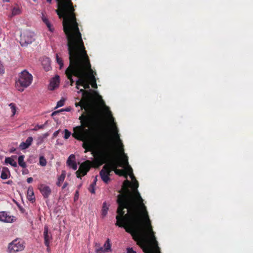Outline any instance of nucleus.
Instances as JSON below:
<instances>
[{
	"label": "nucleus",
	"instance_id": "nucleus-30",
	"mask_svg": "<svg viewBox=\"0 0 253 253\" xmlns=\"http://www.w3.org/2000/svg\"><path fill=\"white\" fill-rule=\"evenodd\" d=\"M56 61L58 64L60 65V69H62L63 67L64 63L62 59L59 57L58 54H56Z\"/></svg>",
	"mask_w": 253,
	"mask_h": 253
},
{
	"label": "nucleus",
	"instance_id": "nucleus-5",
	"mask_svg": "<svg viewBox=\"0 0 253 253\" xmlns=\"http://www.w3.org/2000/svg\"><path fill=\"white\" fill-rule=\"evenodd\" d=\"M32 75L25 70L19 73L18 79L16 81L15 87L18 90L22 92L25 88L32 84Z\"/></svg>",
	"mask_w": 253,
	"mask_h": 253
},
{
	"label": "nucleus",
	"instance_id": "nucleus-39",
	"mask_svg": "<svg viewBox=\"0 0 253 253\" xmlns=\"http://www.w3.org/2000/svg\"><path fill=\"white\" fill-rule=\"evenodd\" d=\"M127 253H137L136 251H134L132 248H127L126 249Z\"/></svg>",
	"mask_w": 253,
	"mask_h": 253
},
{
	"label": "nucleus",
	"instance_id": "nucleus-46",
	"mask_svg": "<svg viewBox=\"0 0 253 253\" xmlns=\"http://www.w3.org/2000/svg\"><path fill=\"white\" fill-rule=\"evenodd\" d=\"M130 176L133 181H134L135 180H136L132 173H131V174L130 175Z\"/></svg>",
	"mask_w": 253,
	"mask_h": 253
},
{
	"label": "nucleus",
	"instance_id": "nucleus-27",
	"mask_svg": "<svg viewBox=\"0 0 253 253\" xmlns=\"http://www.w3.org/2000/svg\"><path fill=\"white\" fill-rule=\"evenodd\" d=\"M108 210V207L107 206V204L106 202L103 203L102 209V215L103 216H105L107 214V211Z\"/></svg>",
	"mask_w": 253,
	"mask_h": 253
},
{
	"label": "nucleus",
	"instance_id": "nucleus-9",
	"mask_svg": "<svg viewBox=\"0 0 253 253\" xmlns=\"http://www.w3.org/2000/svg\"><path fill=\"white\" fill-rule=\"evenodd\" d=\"M35 34L30 31H26L21 34L20 43L21 46H27L32 43L34 40Z\"/></svg>",
	"mask_w": 253,
	"mask_h": 253
},
{
	"label": "nucleus",
	"instance_id": "nucleus-45",
	"mask_svg": "<svg viewBox=\"0 0 253 253\" xmlns=\"http://www.w3.org/2000/svg\"><path fill=\"white\" fill-rule=\"evenodd\" d=\"M33 181V179L32 177H28L27 179V182L28 183H31L32 182V181Z\"/></svg>",
	"mask_w": 253,
	"mask_h": 253
},
{
	"label": "nucleus",
	"instance_id": "nucleus-33",
	"mask_svg": "<svg viewBox=\"0 0 253 253\" xmlns=\"http://www.w3.org/2000/svg\"><path fill=\"white\" fill-rule=\"evenodd\" d=\"M52 238H44V244L45 246L47 247V252L50 251L49 249V244L50 242V239H52Z\"/></svg>",
	"mask_w": 253,
	"mask_h": 253
},
{
	"label": "nucleus",
	"instance_id": "nucleus-55",
	"mask_svg": "<svg viewBox=\"0 0 253 253\" xmlns=\"http://www.w3.org/2000/svg\"><path fill=\"white\" fill-rule=\"evenodd\" d=\"M68 1H69V2H71V0H68Z\"/></svg>",
	"mask_w": 253,
	"mask_h": 253
},
{
	"label": "nucleus",
	"instance_id": "nucleus-53",
	"mask_svg": "<svg viewBox=\"0 0 253 253\" xmlns=\"http://www.w3.org/2000/svg\"><path fill=\"white\" fill-rule=\"evenodd\" d=\"M65 110H66V111H69V109L67 108V109H66Z\"/></svg>",
	"mask_w": 253,
	"mask_h": 253
},
{
	"label": "nucleus",
	"instance_id": "nucleus-20",
	"mask_svg": "<svg viewBox=\"0 0 253 253\" xmlns=\"http://www.w3.org/2000/svg\"><path fill=\"white\" fill-rule=\"evenodd\" d=\"M42 20L44 24L46 25L49 30L52 32L53 31L54 29L52 27V25L49 22L48 19L45 17L43 14L42 16Z\"/></svg>",
	"mask_w": 253,
	"mask_h": 253
},
{
	"label": "nucleus",
	"instance_id": "nucleus-43",
	"mask_svg": "<svg viewBox=\"0 0 253 253\" xmlns=\"http://www.w3.org/2000/svg\"><path fill=\"white\" fill-rule=\"evenodd\" d=\"M59 130H58L55 131L53 134V138L56 137L58 136V135L59 134Z\"/></svg>",
	"mask_w": 253,
	"mask_h": 253
},
{
	"label": "nucleus",
	"instance_id": "nucleus-49",
	"mask_svg": "<svg viewBox=\"0 0 253 253\" xmlns=\"http://www.w3.org/2000/svg\"><path fill=\"white\" fill-rule=\"evenodd\" d=\"M78 193H79L78 191H77L76 192V195H75V199L76 197L78 198Z\"/></svg>",
	"mask_w": 253,
	"mask_h": 253
},
{
	"label": "nucleus",
	"instance_id": "nucleus-57",
	"mask_svg": "<svg viewBox=\"0 0 253 253\" xmlns=\"http://www.w3.org/2000/svg\"><path fill=\"white\" fill-rule=\"evenodd\" d=\"M33 0L35 1H36L37 0Z\"/></svg>",
	"mask_w": 253,
	"mask_h": 253
},
{
	"label": "nucleus",
	"instance_id": "nucleus-17",
	"mask_svg": "<svg viewBox=\"0 0 253 253\" xmlns=\"http://www.w3.org/2000/svg\"><path fill=\"white\" fill-rule=\"evenodd\" d=\"M33 140V139L32 137H28L25 142H23L20 144V148L22 150L28 148L31 145Z\"/></svg>",
	"mask_w": 253,
	"mask_h": 253
},
{
	"label": "nucleus",
	"instance_id": "nucleus-4",
	"mask_svg": "<svg viewBox=\"0 0 253 253\" xmlns=\"http://www.w3.org/2000/svg\"><path fill=\"white\" fill-rule=\"evenodd\" d=\"M57 9L56 12L59 18H63V31L66 36L81 33L79 28V24L77 21L75 8L71 0H56Z\"/></svg>",
	"mask_w": 253,
	"mask_h": 253
},
{
	"label": "nucleus",
	"instance_id": "nucleus-22",
	"mask_svg": "<svg viewBox=\"0 0 253 253\" xmlns=\"http://www.w3.org/2000/svg\"><path fill=\"white\" fill-rule=\"evenodd\" d=\"M103 247L104 248V250L105 251H106L107 252H111L112 251L111 245L110 242V240H109V238H108V239L105 242V243L103 245Z\"/></svg>",
	"mask_w": 253,
	"mask_h": 253
},
{
	"label": "nucleus",
	"instance_id": "nucleus-26",
	"mask_svg": "<svg viewBox=\"0 0 253 253\" xmlns=\"http://www.w3.org/2000/svg\"><path fill=\"white\" fill-rule=\"evenodd\" d=\"M39 164L42 167H44L46 165L47 161L44 156H40Z\"/></svg>",
	"mask_w": 253,
	"mask_h": 253
},
{
	"label": "nucleus",
	"instance_id": "nucleus-15",
	"mask_svg": "<svg viewBox=\"0 0 253 253\" xmlns=\"http://www.w3.org/2000/svg\"><path fill=\"white\" fill-rule=\"evenodd\" d=\"M67 164L74 170H76L77 169V165L75 162V155L71 154L70 155L67 161Z\"/></svg>",
	"mask_w": 253,
	"mask_h": 253
},
{
	"label": "nucleus",
	"instance_id": "nucleus-47",
	"mask_svg": "<svg viewBox=\"0 0 253 253\" xmlns=\"http://www.w3.org/2000/svg\"><path fill=\"white\" fill-rule=\"evenodd\" d=\"M67 185H68V183H66V182H65V183L64 184V185H63V187H62V189H65V188L67 186Z\"/></svg>",
	"mask_w": 253,
	"mask_h": 253
},
{
	"label": "nucleus",
	"instance_id": "nucleus-10",
	"mask_svg": "<svg viewBox=\"0 0 253 253\" xmlns=\"http://www.w3.org/2000/svg\"><path fill=\"white\" fill-rule=\"evenodd\" d=\"M84 75H83V76L82 75L81 78L78 79L76 83V87L78 89H79L80 85L83 86L84 89H89L90 88V83L87 78L86 65H84Z\"/></svg>",
	"mask_w": 253,
	"mask_h": 253
},
{
	"label": "nucleus",
	"instance_id": "nucleus-28",
	"mask_svg": "<svg viewBox=\"0 0 253 253\" xmlns=\"http://www.w3.org/2000/svg\"><path fill=\"white\" fill-rule=\"evenodd\" d=\"M95 246V252L96 253H107L106 251L104 250V248L103 247H99L97 246V244H96Z\"/></svg>",
	"mask_w": 253,
	"mask_h": 253
},
{
	"label": "nucleus",
	"instance_id": "nucleus-3",
	"mask_svg": "<svg viewBox=\"0 0 253 253\" xmlns=\"http://www.w3.org/2000/svg\"><path fill=\"white\" fill-rule=\"evenodd\" d=\"M66 37L70 64L65 74L70 81V85L72 86L74 83L73 76L80 79L82 75H84V52L85 48L81 33L67 35Z\"/></svg>",
	"mask_w": 253,
	"mask_h": 253
},
{
	"label": "nucleus",
	"instance_id": "nucleus-24",
	"mask_svg": "<svg viewBox=\"0 0 253 253\" xmlns=\"http://www.w3.org/2000/svg\"><path fill=\"white\" fill-rule=\"evenodd\" d=\"M21 10L18 6H14L11 10V17L20 14Z\"/></svg>",
	"mask_w": 253,
	"mask_h": 253
},
{
	"label": "nucleus",
	"instance_id": "nucleus-21",
	"mask_svg": "<svg viewBox=\"0 0 253 253\" xmlns=\"http://www.w3.org/2000/svg\"><path fill=\"white\" fill-rule=\"evenodd\" d=\"M5 163L9 164L13 167L17 166V163L11 157L6 158L5 159Z\"/></svg>",
	"mask_w": 253,
	"mask_h": 253
},
{
	"label": "nucleus",
	"instance_id": "nucleus-51",
	"mask_svg": "<svg viewBox=\"0 0 253 253\" xmlns=\"http://www.w3.org/2000/svg\"><path fill=\"white\" fill-rule=\"evenodd\" d=\"M10 0H3L4 2H9Z\"/></svg>",
	"mask_w": 253,
	"mask_h": 253
},
{
	"label": "nucleus",
	"instance_id": "nucleus-40",
	"mask_svg": "<svg viewBox=\"0 0 253 253\" xmlns=\"http://www.w3.org/2000/svg\"><path fill=\"white\" fill-rule=\"evenodd\" d=\"M94 187L95 186H91V185H90V187L89 188V191H90V193H92V194H94L95 193V188H94Z\"/></svg>",
	"mask_w": 253,
	"mask_h": 253
},
{
	"label": "nucleus",
	"instance_id": "nucleus-11",
	"mask_svg": "<svg viewBox=\"0 0 253 253\" xmlns=\"http://www.w3.org/2000/svg\"><path fill=\"white\" fill-rule=\"evenodd\" d=\"M90 163L89 161L87 160L81 164L79 169L76 172L78 178H81L87 174L90 169Z\"/></svg>",
	"mask_w": 253,
	"mask_h": 253
},
{
	"label": "nucleus",
	"instance_id": "nucleus-38",
	"mask_svg": "<svg viewBox=\"0 0 253 253\" xmlns=\"http://www.w3.org/2000/svg\"><path fill=\"white\" fill-rule=\"evenodd\" d=\"M45 126V125H37L36 126H35V127L34 128L33 130H37L39 129H43Z\"/></svg>",
	"mask_w": 253,
	"mask_h": 253
},
{
	"label": "nucleus",
	"instance_id": "nucleus-48",
	"mask_svg": "<svg viewBox=\"0 0 253 253\" xmlns=\"http://www.w3.org/2000/svg\"><path fill=\"white\" fill-rule=\"evenodd\" d=\"M13 182L12 180H8L7 182H6V183L7 184H12Z\"/></svg>",
	"mask_w": 253,
	"mask_h": 253
},
{
	"label": "nucleus",
	"instance_id": "nucleus-25",
	"mask_svg": "<svg viewBox=\"0 0 253 253\" xmlns=\"http://www.w3.org/2000/svg\"><path fill=\"white\" fill-rule=\"evenodd\" d=\"M66 176V172L65 171H63L62 172L61 174L58 178V182H57L56 184L58 186H60L61 183H62L65 178Z\"/></svg>",
	"mask_w": 253,
	"mask_h": 253
},
{
	"label": "nucleus",
	"instance_id": "nucleus-16",
	"mask_svg": "<svg viewBox=\"0 0 253 253\" xmlns=\"http://www.w3.org/2000/svg\"><path fill=\"white\" fill-rule=\"evenodd\" d=\"M59 83V76L56 75L51 80L49 84V89L51 90L55 89V88L58 86Z\"/></svg>",
	"mask_w": 253,
	"mask_h": 253
},
{
	"label": "nucleus",
	"instance_id": "nucleus-37",
	"mask_svg": "<svg viewBox=\"0 0 253 253\" xmlns=\"http://www.w3.org/2000/svg\"><path fill=\"white\" fill-rule=\"evenodd\" d=\"M48 227L46 226H45L44 227V231H43V236L44 237H49L48 235Z\"/></svg>",
	"mask_w": 253,
	"mask_h": 253
},
{
	"label": "nucleus",
	"instance_id": "nucleus-50",
	"mask_svg": "<svg viewBox=\"0 0 253 253\" xmlns=\"http://www.w3.org/2000/svg\"><path fill=\"white\" fill-rule=\"evenodd\" d=\"M52 0H46L47 2L51 3Z\"/></svg>",
	"mask_w": 253,
	"mask_h": 253
},
{
	"label": "nucleus",
	"instance_id": "nucleus-8",
	"mask_svg": "<svg viewBox=\"0 0 253 253\" xmlns=\"http://www.w3.org/2000/svg\"><path fill=\"white\" fill-rule=\"evenodd\" d=\"M25 247V243L22 238H15L9 243L7 251L9 253H15L23 251Z\"/></svg>",
	"mask_w": 253,
	"mask_h": 253
},
{
	"label": "nucleus",
	"instance_id": "nucleus-12",
	"mask_svg": "<svg viewBox=\"0 0 253 253\" xmlns=\"http://www.w3.org/2000/svg\"><path fill=\"white\" fill-rule=\"evenodd\" d=\"M112 171L107 168V166H104L100 171L99 174L102 180L105 183H108L110 180V176Z\"/></svg>",
	"mask_w": 253,
	"mask_h": 253
},
{
	"label": "nucleus",
	"instance_id": "nucleus-1",
	"mask_svg": "<svg viewBox=\"0 0 253 253\" xmlns=\"http://www.w3.org/2000/svg\"><path fill=\"white\" fill-rule=\"evenodd\" d=\"M129 184L128 180H125L123 186L126 193L117 197L116 225L124 227L132 237H156L143 200L137 190L138 182L133 181L132 192L127 188Z\"/></svg>",
	"mask_w": 253,
	"mask_h": 253
},
{
	"label": "nucleus",
	"instance_id": "nucleus-29",
	"mask_svg": "<svg viewBox=\"0 0 253 253\" xmlns=\"http://www.w3.org/2000/svg\"><path fill=\"white\" fill-rule=\"evenodd\" d=\"M115 174L119 176H123L125 175V171L123 169H116L114 170Z\"/></svg>",
	"mask_w": 253,
	"mask_h": 253
},
{
	"label": "nucleus",
	"instance_id": "nucleus-2",
	"mask_svg": "<svg viewBox=\"0 0 253 253\" xmlns=\"http://www.w3.org/2000/svg\"><path fill=\"white\" fill-rule=\"evenodd\" d=\"M81 118L84 119L82 122V125L74 127L72 136L78 140L83 141L82 147L85 149V152L92 151L94 153L95 159L99 165L106 164L105 166H107V168L111 171L118 167L128 166V157L124 152L123 145L117 128L115 127L114 130V138L122 147L123 157L121 160L113 158L112 139L106 132L102 129L95 130L93 135L90 136V130L84 128V126L89 125V118L85 116Z\"/></svg>",
	"mask_w": 253,
	"mask_h": 253
},
{
	"label": "nucleus",
	"instance_id": "nucleus-32",
	"mask_svg": "<svg viewBox=\"0 0 253 253\" xmlns=\"http://www.w3.org/2000/svg\"><path fill=\"white\" fill-rule=\"evenodd\" d=\"M9 106L10 107V108L11 109L12 112V116H14L15 114L16 111V107L15 106V104L11 103L9 104Z\"/></svg>",
	"mask_w": 253,
	"mask_h": 253
},
{
	"label": "nucleus",
	"instance_id": "nucleus-42",
	"mask_svg": "<svg viewBox=\"0 0 253 253\" xmlns=\"http://www.w3.org/2000/svg\"><path fill=\"white\" fill-rule=\"evenodd\" d=\"M97 181V176H96L94 178L93 182L90 185H91V186H95L96 185Z\"/></svg>",
	"mask_w": 253,
	"mask_h": 253
},
{
	"label": "nucleus",
	"instance_id": "nucleus-7",
	"mask_svg": "<svg viewBox=\"0 0 253 253\" xmlns=\"http://www.w3.org/2000/svg\"><path fill=\"white\" fill-rule=\"evenodd\" d=\"M84 55H85L84 65L85 66L86 65L87 78L89 80V82L93 88H96L97 87V85L96 84V79L94 75V72L91 69L89 59L87 55V52L85 50V51L84 52Z\"/></svg>",
	"mask_w": 253,
	"mask_h": 253
},
{
	"label": "nucleus",
	"instance_id": "nucleus-44",
	"mask_svg": "<svg viewBox=\"0 0 253 253\" xmlns=\"http://www.w3.org/2000/svg\"><path fill=\"white\" fill-rule=\"evenodd\" d=\"M2 171H4L5 172H7V173H10L8 169L6 167L3 168V169H2Z\"/></svg>",
	"mask_w": 253,
	"mask_h": 253
},
{
	"label": "nucleus",
	"instance_id": "nucleus-56",
	"mask_svg": "<svg viewBox=\"0 0 253 253\" xmlns=\"http://www.w3.org/2000/svg\"><path fill=\"white\" fill-rule=\"evenodd\" d=\"M130 169L131 171H132V169L131 168Z\"/></svg>",
	"mask_w": 253,
	"mask_h": 253
},
{
	"label": "nucleus",
	"instance_id": "nucleus-34",
	"mask_svg": "<svg viewBox=\"0 0 253 253\" xmlns=\"http://www.w3.org/2000/svg\"><path fill=\"white\" fill-rule=\"evenodd\" d=\"M8 176H10V173L5 172L4 171H1L0 177L2 179H6L8 178Z\"/></svg>",
	"mask_w": 253,
	"mask_h": 253
},
{
	"label": "nucleus",
	"instance_id": "nucleus-23",
	"mask_svg": "<svg viewBox=\"0 0 253 253\" xmlns=\"http://www.w3.org/2000/svg\"><path fill=\"white\" fill-rule=\"evenodd\" d=\"M24 156L20 155L18 157V165L23 168H25L26 167V163L24 161Z\"/></svg>",
	"mask_w": 253,
	"mask_h": 253
},
{
	"label": "nucleus",
	"instance_id": "nucleus-54",
	"mask_svg": "<svg viewBox=\"0 0 253 253\" xmlns=\"http://www.w3.org/2000/svg\"><path fill=\"white\" fill-rule=\"evenodd\" d=\"M109 113H110V115L112 116L111 112L110 111H109Z\"/></svg>",
	"mask_w": 253,
	"mask_h": 253
},
{
	"label": "nucleus",
	"instance_id": "nucleus-18",
	"mask_svg": "<svg viewBox=\"0 0 253 253\" xmlns=\"http://www.w3.org/2000/svg\"><path fill=\"white\" fill-rule=\"evenodd\" d=\"M42 64L46 71H48L51 69L50 61L49 58H43L42 61Z\"/></svg>",
	"mask_w": 253,
	"mask_h": 253
},
{
	"label": "nucleus",
	"instance_id": "nucleus-52",
	"mask_svg": "<svg viewBox=\"0 0 253 253\" xmlns=\"http://www.w3.org/2000/svg\"><path fill=\"white\" fill-rule=\"evenodd\" d=\"M47 121H46L43 125H45V126L47 125Z\"/></svg>",
	"mask_w": 253,
	"mask_h": 253
},
{
	"label": "nucleus",
	"instance_id": "nucleus-31",
	"mask_svg": "<svg viewBox=\"0 0 253 253\" xmlns=\"http://www.w3.org/2000/svg\"><path fill=\"white\" fill-rule=\"evenodd\" d=\"M79 92H82L84 97H87L90 95L89 91L85 90L84 89H81Z\"/></svg>",
	"mask_w": 253,
	"mask_h": 253
},
{
	"label": "nucleus",
	"instance_id": "nucleus-36",
	"mask_svg": "<svg viewBox=\"0 0 253 253\" xmlns=\"http://www.w3.org/2000/svg\"><path fill=\"white\" fill-rule=\"evenodd\" d=\"M64 132H65L64 138L66 139H67L69 138V137L71 135V133L67 129H65Z\"/></svg>",
	"mask_w": 253,
	"mask_h": 253
},
{
	"label": "nucleus",
	"instance_id": "nucleus-14",
	"mask_svg": "<svg viewBox=\"0 0 253 253\" xmlns=\"http://www.w3.org/2000/svg\"><path fill=\"white\" fill-rule=\"evenodd\" d=\"M15 220V217L9 215L5 211L0 212V220L5 222L11 223Z\"/></svg>",
	"mask_w": 253,
	"mask_h": 253
},
{
	"label": "nucleus",
	"instance_id": "nucleus-13",
	"mask_svg": "<svg viewBox=\"0 0 253 253\" xmlns=\"http://www.w3.org/2000/svg\"><path fill=\"white\" fill-rule=\"evenodd\" d=\"M38 189L44 198H48L51 193V190L50 188L48 186L44 184H40L39 185Z\"/></svg>",
	"mask_w": 253,
	"mask_h": 253
},
{
	"label": "nucleus",
	"instance_id": "nucleus-19",
	"mask_svg": "<svg viewBox=\"0 0 253 253\" xmlns=\"http://www.w3.org/2000/svg\"><path fill=\"white\" fill-rule=\"evenodd\" d=\"M27 199H28V200L32 201V202L35 201V199L33 189L32 187H29L28 188V190H27Z\"/></svg>",
	"mask_w": 253,
	"mask_h": 253
},
{
	"label": "nucleus",
	"instance_id": "nucleus-6",
	"mask_svg": "<svg viewBox=\"0 0 253 253\" xmlns=\"http://www.w3.org/2000/svg\"><path fill=\"white\" fill-rule=\"evenodd\" d=\"M76 107H78L80 106L81 110L84 109V112L81 116H80L79 119L80 120L81 125H82V122L84 119H82V117L83 116H87L89 119V126H84L85 128L88 129L89 127L91 126L93 121V115L92 113V106L90 103H89L86 100L84 99H82L79 102L75 103Z\"/></svg>",
	"mask_w": 253,
	"mask_h": 253
},
{
	"label": "nucleus",
	"instance_id": "nucleus-41",
	"mask_svg": "<svg viewBox=\"0 0 253 253\" xmlns=\"http://www.w3.org/2000/svg\"><path fill=\"white\" fill-rule=\"evenodd\" d=\"M64 111V110H63V109H61V110H58V111H54V112H53L52 113L51 116H54V115H57V114H58L59 112H62V111Z\"/></svg>",
	"mask_w": 253,
	"mask_h": 253
},
{
	"label": "nucleus",
	"instance_id": "nucleus-35",
	"mask_svg": "<svg viewBox=\"0 0 253 253\" xmlns=\"http://www.w3.org/2000/svg\"><path fill=\"white\" fill-rule=\"evenodd\" d=\"M65 103V99L62 98L57 102L56 108H58L63 106Z\"/></svg>",
	"mask_w": 253,
	"mask_h": 253
}]
</instances>
